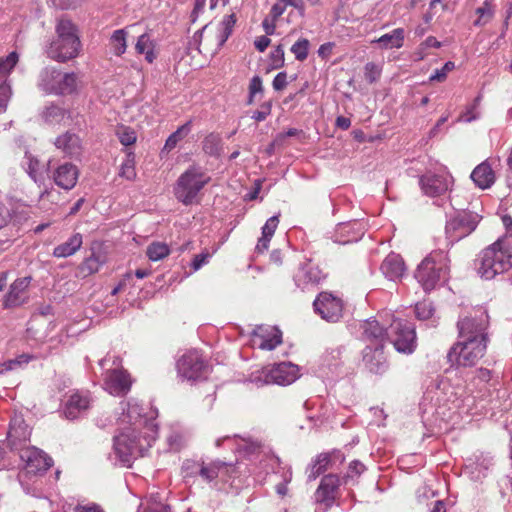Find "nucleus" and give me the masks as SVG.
I'll list each match as a JSON object with an SVG mask.
<instances>
[{
	"instance_id": "34",
	"label": "nucleus",
	"mask_w": 512,
	"mask_h": 512,
	"mask_svg": "<svg viewBox=\"0 0 512 512\" xmlns=\"http://www.w3.org/2000/svg\"><path fill=\"white\" fill-rule=\"evenodd\" d=\"M63 194L55 188L46 189L40 194V208L50 210L52 206H58L63 200Z\"/></svg>"
},
{
	"instance_id": "19",
	"label": "nucleus",
	"mask_w": 512,
	"mask_h": 512,
	"mask_svg": "<svg viewBox=\"0 0 512 512\" xmlns=\"http://www.w3.org/2000/svg\"><path fill=\"white\" fill-rule=\"evenodd\" d=\"M362 363L371 373L383 374L388 368L383 343L367 345L363 350Z\"/></svg>"
},
{
	"instance_id": "40",
	"label": "nucleus",
	"mask_w": 512,
	"mask_h": 512,
	"mask_svg": "<svg viewBox=\"0 0 512 512\" xmlns=\"http://www.w3.org/2000/svg\"><path fill=\"white\" fill-rule=\"evenodd\" d=\"M191 131V121L186 122L173 132L165 142L164 148L168 151L174 149Z\"/></svg>"
},
{
	"instance_id": "44",
	"label": "nucleus",
	"mask_w": 512,
	"mask_h": 512,
	"mask_svg": "<svg viewBox=\"0 0 512 512\" xmlns=\"http://www.w3.org/2000/svg\"><path fill=\"white\" fill-rule=\"evenodd\" d=\"M476 14L479 16L474 22L475 26H481L490 21L494 15L493 6L489 1H485L482 7L476 9Z\"/></svg>"
},
{
	"instance_id": "55",
	"label": "nucleus",
	"mask_w": 512,
	"mask_h": 512,
	"mask_svg": "<svg viewBox=\"0 0 512 512\" xmlns=\"http://www.w3.org/2000/svg\"><path fill=\"white\" fill-rule=\"evenodd\" d=\"M10 97L11 87L7 83H2L0 85V114L6 111Z\"/></svg>"
},
{
	"instance_id": "26",
	"label": "nucleus",
	"mask_w": 512,
	"mask_h": 512,
	"mask_svg": "<svg viewBox=\"0 0 512 512\" xmlns=\"http://www.w3.org/2000/svg\"><path fill=\"white\" fill-rule=\"evenodd\" d=\"M90 406L88 393L75 392L70 395L66 402L64 413L68 419H75L81 412Z\"/></svg>"
},
{
	"instance_id": "30",
	"label": "nucleus",
	"mask_w": 512,
	"mask_h": 512,
	"mask_svg": "<svg viewBox=\"0 0 512 512\" xmlns=\"http://www.w3.org/2000/svg\"><path fill=\"white\" fill-rule=\"evenodd\" d=\"M295 277L299 284H318L322 279V273L317 266L308 262L299 269Z\"/></svg>"
},
{
	"instance_id": "25",
	"label": "nucleus",
	"mask_w": 512,
	"mask_h": 512,
	"mask_svg": "<svg viewBox=\"0 0 512 512\" xmlns=\"http://www.w3.org/2000/svg\"><path fill=\"white\" fill-rule=\"evenodd\" d=\"M381 271L390 280L400 279L406 271L403 258L396 253L388 254L381 264Z\"/></svg>"
},
{
	"instance_id": "53",
	"label": "nucleus",
	"mask_w": 512,
	"mask_h": 512,
	"mask_svg": "<svg viewBox=\"0 0 512 512\" xmlns=\"http://www.w3.org/2000/svg\"><path fill=\"white\" fill-rule=\"evenodd\" d=\"M454 67V62H446L441 69L435 70V72L429 78L430 81L443 82L447 78L448 73L452 71Z\"/></svg>"
},
{
	"instance_id": "57",
	"label": "nucleus",
	"mask_w": 512,
	"mask_h": 512,
	"mask_svg": "<svg viewBox=\"0 0 512 512\" xmlns=\"http://www.w3.org/2000/svg\"><path fill=\"white\" fill-rule=\"evenodd\" d=\"M278 224H279V219L277 216L270 217L266 221L265 225L262 227V234L272 238L276 231Z\"/></svg>"
},
{
	"instance_id": "17",
	"label": "nucleus",
	"mask_w": 512,
	"mask_h": 512,
	"mask_svg": "<svg viewBox=\"0 0 512 512\" xmlns=\"http://www.w3.org/2000/svg\"><path fill=\"white\" fill-rule=\"evenodd\" d=\"M32 277L26 276L16 279L11 285L3 300L5 309L19 307L29 300V286Z\"/></svg>"
},
{
	"instance_id": "8",
	"label": "nucleus",
	"mask_w": 512,
	"mask_h": 512,
	"mask_svg": "<svg viewBox=\"0 0 512 512\" xmlns=\"http://www.w3.org/2000/svg\"><path fill=\"white\" fill-rule=\"evenodd\" d=\"M39 86L50 94L71 95L78 90V75L74 72H62L55 67H46L40 73Z\"/></svg>"
},
{
	"instance_id": "38",
	"label": "nucleus",
	"mask_w": 512,
	"mask_h": 512,
	"mask_svg": "<svg viewBox=\"0 0 512 512\" xmlns=\"http://www.w3.org/2000/svg\"><path fill=\"white\" fill-rule=\"evenodd\" d=\"M170 254L169 246L160 241H154L147 246L146 255L151 261H159Z\"/></svg>"
},
{
	"instance_id": "5",
	"label": "nucleus",
	"mask_w": 512,
	"mask_h": 512,
	"mask_svg": "<svg viewBox=\"0 0 512 512\" xmlns=\"http://www.w3.org/2000/svg\"><path fill=\"white\" fill-rule=\"evenodd\" d=\"M450 257L445 250H434L418 265L415 278L426 292L448 280L450 274Z\"/></svg>"
},
{
	"instance_id": "2",
	"label": "nucleus",
	"mask_w": 512,
	"mask_h": 512,
	"mask_svg": "<svg viewBox=\"0 0 512 512\" xmlns=\"http://www.w3.org/2000/svg\"><path fill=\"white\" fill-rule=\"evenodd\" d=\"M477 274L484 280H492L512 269V234H504L480 251L476 260Z\"/></svg>"
},
{
	"instance_id": "43",
	"label": "nucleus",
	"mask_w": 512,
	"mask_h": 512,
	"mask_svg": "<svg viewBox=\"0 0 512 512\" xmlns=\"http://www.w3.org/2000/svg\"><path fill=\"white\" fill-rule=\"evenodd\" d=\"M116 135L120 143L124 146L133 145L137 139L134 129L123 125L117 128Z\"/></svg>"
},
{
	"instance_id": "47",
	"label": "nucleus",
	"mask_w": 512,
	"mask_h": 512,
	"mask_svg": "<svg viewBox=\"0 0 512 512\" xmlns=\"http://www.w3.org/2000/svg\"><path fill=\"white\" fill-rule=\"evenodd\" d=\"M18 62V54L11 52L6 57H0V77H5L15 67Z\"/></svg>"
},
{
	"instance_id": "37",
	"label": "nucleus",
	"mask_w": 512,
	"mask_h": 512,
	"mask_svg": "<svg viewBox=\"0 0 512 512\" xmlns=\"http://www.w3.org/2000/svg\"><path fill=\"white\" fill-rule=\"evenodd\" d=\"M127 32L124 29L115 30L109 40L112 52L116 56H121L127 49Z\"/></svg>"
},
{
	"instance_id": "36",
	"label": "nucleus",
	"mask_w": 512,
	"mask_h": 512,
	"mask_svg": "<svg viewBox=\"0 0 512 512\" xmlns=\"http://www.w3.org/2000/svg\"><path fill=\"white\" fill-rule=\"evenodd\" d=\"M104 263V259L96 253H92L79 266L80 273L86 277L99 271Z\"/></svg>"
},
{
	"instance_id": "31",
	"label": "nucleus",
	"mask_w": 512,
	"mask_h": 512,
	"mask_svg": "<svg viewBox=\"0 0 512 512\" xmlns=\"http://www.w3.org/2000/svg\"><path fill=\"white\" fill-rule=\"evenodd\" d=\"M285 10V5L281 4L280 2L275 3L271 7L268 15L262 22V27L266 35H273L275 33L277 21L284 14Z\"/></svg>"
},
{
	"instance_id": "35",
	"label": "nucleus",
	"mask_w": 512,
	"mask_h": 512,
	"mask_svg": "<svg viewBox=\"0 0 512 512\" xmlns=\"http://www.w3.org/2000/svg\"><path fill=\"white\" fill-rule=\"evenodd\" d=\"M135 49L137 53L145 54V59L148 63H152L156 59L154 43L146 33L138 37Z\"/></svg>"
},
{
	"instance_id": "12",
	"label": "nucleus",
	"mask_w": 512,
	"mask_h": 512,
	"mask_svg": "<svg viewBox=\"0 0 512 512\" xmlns=\"http://www.w3.org/2000/svg\"><path fill=\"white\" fill-rule=\"evenodd\" d=\"M179 374L188 380H198L208 373V365L196 350L185 353L177 362Z\"/></svg>"
},
{
	"instance_id": "46",
	"label": "nucleus",
	"mask_w": 512,
	"mask_h": 512,
	"mask_svg": "<svg viewBox=\"0 0 512 512\" xmlns=\"http://www.w3.org/2000/svg\"><path fill=\"white\" fill-rule=\"evenodd\" d=\"M66 110L57 105H51L46 108L44 117L50 123H59L66 117Z\"/></svg>"
},
{
	"instance_id": "11",
	"label": "nucleus",
	"mask_w": 512,
	"mask_h": 512,
	"mask_svg": "<svg viewBox=\"0 0 512 512\" xmlns=\"http://www.w3.org/2000/svg\"><path fill=\"white\" fill-rule=\"evenodd\" d=\"M342 480L339 475L329 473L324 475L315 491V503L323 505L326 510L330 509L340 495Z\"/></svg>"
},
{
	"instance_id": "9",
	"label": "nucleus",
	"mask_w": 512,
	"mask_h": 512,
	"mask_svg": "<svg viewBox=\"0 0 512 512\" xmlns=\"http://www.w3.org/2000/svg\"><path fill=\"white\" fill-rule=\"evenodd\" d=\"M488 316L481 312L479 315H470L457 322L459 337L466 341H482L488 343Z\"/></svg>"
},
{
	"instance_id": "58",
	"label": "nucleus",
	"mask_w": 512,
	"mask_h": 512,
	"mask_svg": "<svg viewBox=\"0 0 512 512\" xmlns=\"http://www.w3.org/2000/svg\"><path fill=\"white\" fill-rule=\"evenodd\" d=\"M271 59L273 66L275 68L282 67L284 64V49L282 45H278L272 52H271Z\"/></svg>"
},
{
	"instance_id": "16",
	"label": "nucleus",
	"mask_w": 512,
	"mask_h": 512,
	"mask_svg": "<svg viewBox=\"0 0 512 512\" xmlns=\"http://www.w3.org/2000/svg\"><path fill=\"white\" fill-rule=\"evenodd\" d=\"M478 222V215L464 212L447 223L446 233L453 240H460L472 233L476 229Z\"/></svg>"
},
{
	"instance_id": "22",
	"label": "nucleus",
	"mask_w": 512,
	"mask_h": 512,
	"mask_svg": "<svg viewBox=\"0 0 512 512\" xmlns=\"http://www.w3.org/2000/svg\"><path fill=\"white\" fill-rule=\"evenodd\" d=\"M235 472V466L231 463H226L220 460L211 461L208 463L203 462L199 471V475L207 482H211L218 477L226 480L232 473Z\"/></svg>"
},
{
	"instance_id": "24",
	"label": "nucleus",
	"mask_w": 512,
	"mask_h": 512,
	"mask_svg": "<svg viewBox=\"0 0 512 512\" xmlns=\"http://www.w3.org/2000/svg\"><path fill=\"white\" fill-rule=\"evenodd\" d=\"M362 329L364 339L369 342L368 345L375 346L383 343L384 347L386 341H388L389 328L385 330L375 319L365 321Z\"/></svg>"
},
{
	"instance_id": "52",
	"label": "nucleus",
	"mask_w": 512,
	"mask_h": 512,
	"mask_svg": "<svg viewBox=\"0 0 512 512\" xmlns=\"http://www.w3.org/2000/svg\"><path fill=\"white\" fill-rule=\"evenodd\" d=\"M365 79L367 82L374 83L381 76V68L373 62H369L365 65Z\"/></svg>"
},
{
	"instance_id": "21",
	"label": "nucleus",
	"mask_w": 512,
	"mask_h": 512,
	"mask_svg": "<svg viewBox=\"0 0 512 512\" xmlns=\"http://www.w3.org/2000/svg\"><path fill=\"white\" fill-rule=\"evenodd\" d=\"M79 174L80 171L76 165L63 163L52 172V179L58 187L68 191L76 186Z\"/></svg>"
},
{
	"instance_id": "20",
	"label": "nucleus",
	"mask_w": 512,
	"mask_h": 512,
	"mask_svg": "<svg viewBox=\"0 0 512 512\" xmlns=\"http://www.w3.org/2000/svg\"><path fill=\"white\" fill-rule=\"evenodd\" d=\"M252 342L261 350L271 351L282 343V332L276 327H257L252 335Z\"/></svg>"
},
{
	"instance_id": "63",
	"label": "nucleus",
	"mask_w": 512,
	"mask_h": 512,
	"mask_svg": "<svg viewBox=\"0 0 512 512\" xmlns=\"http://www.w3.org/2000/svg\"><path fill=\"white\" fill-rule=\"evenodd\" d=\"M73 512H104V510L95 503L88 505H77L73 508Z\"/></svg>"
},
{
	"instance_id": "18",
	"label": "nucleus",
	"mask_w": 512,
	"mask_h": 512,
	"mask_svg": "<svg viewBox=\"0 0 512 512\" xmlns=\"http://www.w3.org/2000/svg\"><path fill=\"white\" fill-rule=\"evenodd\" d=\"M299 377V368L291 362L274 365L265 373V382L278 385H289Z\"/></svg>"
},
{
	"instance_id": "10",
	"label": "nucleus",
	"mask_w": 512,
	"mask_h": 512,
	"mask_svg": "<svg viewBox=\"0 0 512 512\" xmlns=\"http://www.w3.org/2000/svg\"><path fill=\"white\" fill-rule=\"evenodd\" d=\"M388 341L399 352H413L416 346L415 327L406 320H394L389 326Z\"/></svg>"
},
{
	"instance_id": "49",
	"label": "nucleus",
	"mask_w": 512,
	"mask_h": 512,
	"mask_svg": "<svg viewBox=\"0 0 512 512\" xmlns=\"http://www.w3.org/2000/svg\"><path fill=\"white\" fill-rule=\"evenodd\" d=\"M33 359H34L33 355L21 354L18 357H16L15 359H11L3 364H0V373H3L4 371L12 370L15 365L28 364Z\"/></svg>"
},
{
	"instance_id": "59",
	"label": "nucleus",
	"mask_w": 512,
	"mask_h": 512,
	"mask_svg": "<svg viewBox=\"0 0 512 512\" xmlns=\"http://www.w3.org/2000/svg\"><path fill=\"white\" fill-rule=\"evenodd\" d=\"M11 212L5 203L0 199V230L5 228L11 220Z\"/></svg>"
},
{
	"instance_id": "4",
	"label": "nucleus",
	"mask_w": 512,
	"mask_h": 512,
	"mask_svg": "<svg viewBox=\"0 0 512 512\" xmlns=\"http://www.w3.org/2000/svg\"><path fill=\"white\" fill-rule=\"evenodd\" d=\"M235 23L234 13L225 15L221 21H212L194 34L189 45L194 46L200 54L213 56L232 34Z\"/></svg>"
},
{
	"instance_id": "28",
	"label": "nucleus",
	"mask_w": 512,
	"mask_h": 512,
	"mask_svg": "<svg viewBox=\"0 0 512 512\" xmlns=\"http://www.w3.org/2000/svg\"><path fill=\"white\" fill-rule=\"evenodd\" d=\"M471 178L479 188L486 189L494 184L495 173L490 164L485 161L474 168Z\"/></svg>"
},
{
	"instance_id": "39",
	"label": "nucleus",
	"mask_w": 512,
	"mask_h": 512,
	"mask_svg": "<svg viewBox=\"0 0 512 512\" xmlns=\"http://www.w3.org/2000/svg\"><path fill=\"white\" fill-rule=\"evenodd\" d=\"M202 150L210 156H219L222 150V140L218 134H208L202 142Z\"/></svg>"
},
{
	"instance_id": "27",
	"label": "nucleus",
	"mask_w": 512,
	"mask_h": 512,
	"mask_svg": "<svg viewBox=\"0 0 512 512\" xmlns=\"http://www.w3.org/2000/svg\"><path fill=\"white\" fill-rule=\"evenodd\" d=\"M58 149L70 157H78L82 153V144L80 138L70 132L58 136L55 140Z\"/></svg>"
},
{
	"instance_id": "33",
	"label": "nucleus",
	"mask_w": 512,
	"mask_h": 512,
	"mask_svg": "<svg viewBox=\"0 0 512 512\" xmlns=\"http://www.w3.org/2000/svg\"><path fill=\"white\" fill-rule=\"evenodd\" d=\"M375 42L379 43L385 49L401 48L404 42V30L402 28L394 29L391 33L379 37Z\"/></svg>"
},
{
	"instance_id": "32",
	"label": "nucleus",
	"mask_w": 512,
	"mask_h": 512,
	"mask_svg": "<svg viewBox=\"0 0 512 512\" xmlns=\"http://www.w3.org/2000/svg\"><path fill=\"white\" fill-rule=\"evenodd\" d=\"M331 466V455L329 453H321L313 460L308 473V478L315 480L317 477L325 473Z\"/></svg>"
},
{
	"instance_id": "23",
	"label": "nucleus",
	"mask_w": 512,
	"mask_h": 512,
	"mask_svg": "<svg viewBox=\"0 0 512 512\" xmlns=\"http://www.w3.org/2000/svg\"><path fill=\"white\" fill-rule=\"evenodd\" d=\"M419 184L422 191L430 197L439 196L445 193L449 188L448 177L432 173L421 176Z\"/></svg>"
},
{
	"instance_id": "45",
	"label": "nucleus",
	"mask_w": 512,
	"mask_h": 512,
	"mask_svg": "<svg viewBox=\"0 0 512 512\" xmlns=\"http://www.w3.org/2000/svg\"><path fill=\"white\" fill-rule=\"evenodd\" d=\"M310 42L306 38L299 39L291 47V52L298 61H304L308 57Z\"/></svg>"
},
{
	"instance_id": "15",
	"label": "nucleus",
	"mask_w": 512,
	"mask_h": 512,
	"mask_svg": "<svg viewBox=\"0 0 512 512\" xmlns=\"http://www.w3.org/2000/svg\"><path fill=\"white\" fill-rule=\"evenodd\" d=\"M105 389L114 396H125L131 389L132 378L123 368L109 369L104 379Z\"/></svg>"
},
{
	"instance_id": "6",
	"label": "nucleus",
	"mask_w": 512,
	"mask_h": 512,
	"mask_svg": "<svg viewBox=\"0 0 512 512\" xmlns=\"http://www.w3.org/2000/svg\"><path fill=\"white\" fill-rule=\"evenodd\" d=\"M210 180V176L202 171L200 167L192 165L177 179L174 195L184 205L196 203L198 202V194Z\"/></svg>"
},
{
	"instance_id": "14",
	"label": "nucleus",
	"mask_w": 512,
	"mask_h": 512,
	"mask_svg": "<svg viewBox=\"0 0 512 512\" xmlns=\"http://www.w3.org/2000/svg\"><path fill=\"white\" fill-rule=\"evenodd\" d=\"M313 306L323 319L332 322L340 319L344 308L342 299L329 292L320 293L314 300Z\"/></svg>"
},
{
	"instance_id": "56",
	"label": "nucleus",
	"mask_w": 512,
	"mask_h": 512,
	"mask_svg": "<svg viewBox=\"0 0 512 512\" xmlns=\"http://www.w3.org/2000/svg\"><path fill=\"white\" fill-rule=\"evenodd\" d=\"M271 111H272L271 103L270 102H264V103L261 104L260 109L256 110L253 113L252 118L254 120H256L257 122L264 121L267 118V116H269L271 114Z\"/></svg>"
},
{
	"instance_id": "60",
	"label": "nucleus",
	"mask_w": 512,
	"mask_h": 512,
	"mask_svg": "<svg viewBox=\"0 0 512 512\" xmlns=\"http://www.w3.org/2000/svg\"><path fill=\"white\" fill-rule=\"evenodd\" d=\"M287 74L285 72L278 73L272 82L274 90L281 91L287 86Z\"/></svg>"
},
{
	"instance_id": "3",
	"label": "nucleus",
	"mask_w": 512,
	"mask_h": 512,
	"mask_svg": "<svg viewBox=\"0 0 512 512\" xmlns=\"http://www.w3.org/2000/svg\"><path fill=\"white\" fill-rule=\"evenodd\" d=\"M81 49L78 27L66 17L57 19L54 36L50 38L45 48L46 56L53 61L67 63L77 58Z\"/></svg>"
},
{
	"instance_id": "41",
	"label": "nucleus",
	"mask_w": 512,
	"mask_h": 512,
	"mask_svg": "<svg viewBox=\"0 0 512 512\" xmlns=\"http://www.w3.org/2000/svg\"><path fill=\"white\" fill-rule=\"evenodd\" d=\"M365 471V466L363 463H361L358 460L352 461L347 469V472L342 477L343 484H352L354 485L357 483V479L360 477V475Z\"/></svg>"
},
{
	"instance_id": "7",
	"label": "nucleus",
	"mask_w": 512,
	"mask_h": 512,
	"mask_svg": "<svg viewBox=\"0 0 512 512\" xmlns=\"http://www.w3.org/2000/svg\"><path fill=\"white\" fill-rule=\"evenodd\" d=\"M487 343L480 340H461L452 345L447 353V361L451 367L471 368L476 366L485 356Z\"/></svg>"
},
{
	"instance_id": "62",
	"label": "nucleus",
	"mask_w": 512,
	"mask_h": 512,
	"mask_svg": "<svg viewBox=\"0 0 512 512\" xmlns=\"http://www.w3.org/2000/svg\"><path fill=\"white\" fill-rule=\"evenodd\" d=\"M281 4L287 6L294 7L300 15H304L305 13V3L303 0H278Z\"/></svg>"
},
{
	"instance_id": "61",
	"label": "nucleus",
	"mask_w": 512,
	"mask_h": 512,
	"mask_svg": "<svg viewBox=\"0 0 512 512\" xmlns=\"http://www.w3.org/2000/svg\"><path fill=\"white\" fill-rule=\"evenodd\" d=\"M262 444L258 441H246L243 447L247 455H256L261 452Z\"/></svg>"
},
{
	"instance_id": "48",
	"label": "nucleus",
	"mask_w": 512,
	"mask_h": 512,
	"mask_svg": "<svg viewBox=\"0 0 512 512\" xmlns=\"http://www.w3.org/2000/svg\"><path fill=\"white\" fill-rule=\"evenodd\" d=\"M226 2L227 0H195L194 9L192 11L193 21L205 10L207 5L212 10L216 8L218 4L225 5Z\"/></svg>"
},
{
	"instance_id": "54",
	"label": "nucleus",
	"mask_w": 512,
	"mask_h": 512,
	"mask_svg": "<svg viewBox=\"0 0 512 512\" xmlns=\"http://www.w3.org/2000/svg\"><path fill=\"white\" fill-rule=\"evenodd\" d=\"M263 91L262 79L259 76H254L249 84V97L247 104L251 105L254 102V97L257 93Z\"/></svg>"
},
{
	"instance_id": "13",
	"label": "nucleus",
	"mask_w": 512,
	"mask_h": 512,
	"mask_svg": "<svg viewBox=\"0 0 512 512\" xmlns=\"http://www.w3.org/2000/svg\"><path fill=\"white\" fill-rule=\"evenodd\" d=\"M19 455L24 463L23 468L27 474H42L53 464L52 459L36 447H23L20 449Z\"/></svg>"
},
{
	"instance_id": "42",
	"label": "nucleus",
	"mask_w": 512,
	"mask_h": 512,
	"mask_svg": "<svg viewBox=\"0 0 512 512\" xmlns=\"http://www.w3.org/2000/svg\"><path fill=\"white\" fill-rule=\"evenodd\" d=\"M119 175L129 181H133L136 178L135 170V157L132 152L127 154L126 159L121 164Z\"/></svg>"
},
{
	"instance_id": "29",
	"label": "nucleus",
	"mask_w": 512,
	"mask_h": 512,
	"mask_svg": "<svg viewBox=\"0 0 512 512\" xmlns=\"http://www.w3.org/2000/svg\"><path fill=\"white\" fill-rule=\"evenodd\" d=\"M82 243V235L75 233L66 242L56 246L53 250V255L57 258H66L74 255L81 248Z\"/></svg>"
},
{
	"instance_id": "50",
	"label": "nucleus",
	"mask_w": 512,
	"mask_h": 512,
	"mask_svg": "<svg viewBox=\"0 0 512 512\" xmlns=\"http://www.w3.org/2000/svg\"><path fill=\"white\" fill-rule=\"evenodd\" d=\"M434 309L431 302L421 301L415 305V315L419 320H427L433 315Z\"/></svg>"
},
{
	"instance_id": "1",
	"label": "nucleus",
	"mask_w": 512,
	"mask_h": 512,
	"mask_svg": "<svg viewBox=\"0 0 512 512\" xmlns=\"http://www.w3.org/2000/svg\"><path fill=\"white\" fill-rule=\"evenodd\" d=\"M158 427L153 421L139 418L114 438V451L119 460L127 466L152 446L157 438Z\"/></svg>"
},
{
	"instance_id": "64",
	"label": "nucleus",
	"mask_w": 512,
	"mask_h": 512,
	"mask_svg": "<svg viewBox=\"0 0 512 512\" xmlns=\"http://www.w3.org/2000/svg\"><path fill=\"white\" fill-rule=\"evenodd\" d=\"M144 512H170V507L166 504L155 502L148 505Z\"/></svg>"
},
{
	"instance_id": "51",
	"label": "nucleus",
	"mask_w": 512,
	"mask_h": 512,
	"mask_svg": "<svg viewBox=\"0 0 512 512\" xmlns=\"http://www.w3.org/2000/svg\"><path fill=\"white\" fill-rule=\"evenodd\" d=\"M216 251V248L213 249V251H209L207 248H205L201 253L195 255L191 263L192 269L194 271L199 270L203 265L209 262V259Z\"/></svg>"
}]
</instances>
